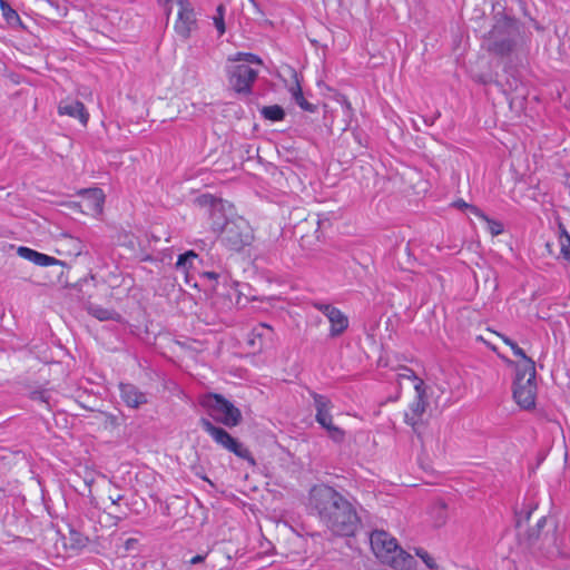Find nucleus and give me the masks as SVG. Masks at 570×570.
I'll return each mask as SVG.
<instances>
[{
  "mask_svg": "<svg viewBox=\"0 0 570 570\" xmlns=\"http://www.w3.org/2000/svg\"><path fill=\"white\" fill-rule=\"evenodd\" d=\"M209 216L213 232L228 249L239 252L250 245L254 239L250 225L243 217L228 219L223 212L222 202H212Z\"/></svg>",
  "mask_w": 570,
  "mask_h": 570,
  "instance_id": "f03ea898",
  "label": "nucleus"
},
{
  "mask_svg": "<svg viewBox=\"0 0 570 570\" xmlns=\"http://www.w3.org/2000/svg\"><path fill=\"white\" fill-rule=\"evenodd\" d=\"M265 332H272V328L267 324L262 323L252 331L250 335L254 337H257L259 341H262L263 337L266 336Z\"/></svg>",
  "mask_w": 570,
  "mask_h": 570,
  "instance_id": "72a5a7b5",
  "label": "nucleus"
},
{
  "mask_svg": "<svg viewBox=\"0 0 570 570\" xmlns=\"http://www.w3.org/2000/svg\"><path fill=\"white\" fill-rule=\"evenodd\" d=\"M224 14H225V7H224V4H219L216 8V14L213 18L214 24L219 35H223L226 30Z\"/></svg>",
  "mask_w": 570,
  "mask_h": 570,
  "instance_id": "cd10ccee",
  "label": "nucleus"
},
{
  "mask_svg": "<svg viewBox=\"0 0 570 570\" xmlns=\"http://www.w3.org/2000/svg\"><path fill=\"white\" fill-rule=\"evenodd\" d=\"M256 338H257V337H254V336H253V337H250V338L248 340V344H249V345H252V346H255V340H256Z\"/></svg>",
  "mask_w": 570,
  "mask_h": 570,
  "instance_id": "09e8293b",
  "label": "nucleus"
},
{
  "mask_svg": "<svg viewBox=\"0 0 570 570\" xmlns=\"http://www.w3.org/2000/svg\"><path fill=\"white\" fill-rule=\"evenodd\" d=\"M203 276H204V277H207V278H209V279H217L218 274H217V273H215V272H205V273L203 274Z\"/></svg>",
  "mask_w": 570,
  "mask_h": 570,
  "instance_id": "37998d69",
  "label": "nucleus"
},
{
  "mask_svg": "<svg viewBox=\"0 0 570 570\" xmlns=\"http://www.w3.org/2000/svg\"><path fill=\"white\" fill-rule=\"evenodd\" d=\"M229 60L235 61V62L245 61L246 65H248V63L262 65L263 63L262 59L257 55L250 53V52H237L233 58H229Z\"/></svg>",
  "mask_w": 570,
  "mask_h": 570,
  "instance_id": "bb28decb",
  "label": "nucleus"
},
{
  "mask_svg": "<svg viewBox=\"0 0 570 570\" xmlns=\"http://www.w3.org/2000/svg\"><path fill=\"white\" fill-rule=\"evenodd\" d=\"M509 363H510V365L514 366V371H515L513 384L535 380V376H537L535 364L532 358H527V361H522L519 363L510 361Z\"/></svg>",
  "mask_w": 570,
  "mask_h": 570,
  "instance_id": "ddd939ff",
  "label": "nucleus"
},
{
  "mask_svg": "<svg viewBox=\"0 0 570 570\" xmlns=\"http://www.w3.org/2000/svg\"><path fill=\"white\" fill-rule=\"evenodd\" d=\"M68 540L70 548L76 550L85 548L89 542L88 537L83 535L81 532L75 529L69 530Z\"/></svg>",
  "mask_w": 570,
  "mask_h": 570,
  "instance_id": "b1692460",
  "label": "nucleus"
},
{
  "mask_svg": "<svg viewBox=\"0 0 570 570\" xmlns=\"http://www.w3.org/2000/svg\"><path fill=\"white\" fill-rule=\"evenodd\" d=\"M520 88H521V94L519 96L510 98V106H512L519 98L521 100H523L524 97H525V94H524V89H523L522 82L517 77L511 76V78H507V81H505V85H504V89H503L504 92L518 91Z\"/></svg>",
  "mask_w": 570,
  "mask_h": 570,
  "instance_id": "412c9836",
  "label": "nucleus"
},
{
  "mask_svg": "<svg viewBox=\"0 0 570 570\" xmlns=\"http://www.w3.org/2000/svg\"><path fill=\"white\" fill-rule=\"evenodd\" d=\"M514 47V41L509 37H503L501 39H494L488 47V50L498 55V56H507L509 55Z\"/></svg>",
  "mask_w": 570,
  "mask_h": 570,
  "instance_id": "a211bd4d",
  "label": "nucleus"
},
{
  "mask_svg": "<svg viewBox=\"0 0 570 570\" xmlns=\"http://www.w3.org/2000/svg\"><path fill=\"white\" fill-rule=\"evenodd\" d=\"M513 354L518 357H520L522 361H527V358H530L529 356H527L525 352L519 347V345L514 342L512 346H510Z\"/></svg>",
  "mask_w": 570,
  "mask_h": 570,
  "instance_id": "e433bc0d",
  "label": "nucleus"
},
{
  "mask_svg": "<svg viewBox=\"0 0 570 570\" xmlns=\"http://www.w3.org/2000/svg\"><path fill=\"white\" fill-rule=\"evenodd\" d=\"M431 518L434 522V525L440 528L445 524L448 520V507L444 501H436L430 509Z\"/></svg>",
  "mask_w": 570,
  "mask_h": 570,
  "instance_id": "6ab92c4d",
  "label": "nucleus"
},
{
  "mask_svg": "<svg viewBox=\"0 0 570 570\" xmlns=\"http://www.w3.org/2000/svg\"><path fill=\"white\" fill-rule=\"evenodd\" d=\"M151 259H153V258H151V256H149V255H147V256L144 258V261H151Z\"/></svg>",
  "mask_w": 570,
  "mask_h": 570,
  "instance_id": "3c124183",
  "label": "nucleus"
},
{
  "mask_svg": "<svg viewBox=\"0 0 570 570\" xmlns=\"http://www.w3.org/2000/svg\"><path fill=\"white\" fill-rule=\"evenodd\" d=\"M197 254L194 250H188L178 256L176 262V268L187 272L188 268L193 267L194 261L197 258Z\"/></svg>",
  "mask_w": 570,
  "mask_h": 570,
  "instance_id": "a878e982",
  "label": "nucleus"
},
{
  "mask_svg": "<svg viewBox=\"0 0 570 570\" xmlns=\"http://www.w3.org/2000/svg\"><path fill=\"white\" fill-rule=\"evenodd\" d=\"M0 8L2 10V14L6 19V21L11 24V26H16V24H22L21 23V20H20V17L19 14L17 13L16 10H13L9 3H7L6 1L3 0H0Z\"/></svg>",
  "mask_w": 570,
  "mask_h": 570,
  "instance_id": "393cba45",
  "label": "nucleus"
},
{
  "mask_svg": "<svg viewBox=\"0 0 570 570\" xmlns=\"http://www.w3.org/2000/svg\"><path fill=\"white\" fill-rule=\"evenodd\" d=\"M561 255L564 259H570V236L563 230L560 236Z\"/></svg>",
  "mask_w": 570,
  "mask_h": 570,
  "instance_id": "7c9ffc66",
  "label": "nucleus"
},
{
  "mask_svg": "<svg viewBox=\"0 0 570 570\" xmlns=\"http://www.w3.org/2000/svg\"><path fill=\"white\" fill-rule=\"evenodd\" d=\"M136 542H137V540H136V539H128V540L126 541V548H127V549H129V548H130V546H132V543H136Z\"/></svg>",
  "mask_w": 570,
  "mask_h": 570,
  "instance_id": "de8ad7c7",
  "label": "nucleus"
},
{
  "mask_svg": "<svg viewBox=\"0 0 570 570\" xmlns=\"http://www.w3.org/2000/svg\"><path fill=\"white\" fill-rule=\"evenodd\" d=\"M30 397L33 401H39V402L48 404V395H47L46 391H32L30 393Z\"/></svg>",
  "mask_w": 570,
  "mask_h": 570,
  "instance_id": "c9c22d12",
  "label": "nucleus"
},
{
  "mask_svg": "<svg viewBox=\"0 0 570 570\" xmlns=\"http://www.w3.org/2000/svg\"><path fill=\"white\" fill-rule=\"evenodd\" d=\"M452 206L461 210H466L470 204L465 203L463 199H458L452 203Z\"/></svg>",
  "mask_w": 570,
  "mask_h": 570,
  "instance_id": "ea45409f",
  "label": "nucleus"
},
{
  "mask_svg": "<svg viewBox=\"0 0 570 570\" xmlns=\"http://www.w3.org/2000/svg\"><path fill=\"white\" fill-rule=\"evenodd\" d=\"M483 220L487 223L488 229L491 233V235L498 236L503 232L502 223H500L498 220H493V219L489 218L487 215H485V218H483Z\"/></svg>",
  "mask_w": 570,
  "mask_h": 570,
  "instance_id": "2f4dec72",
  "label": "nucleus"
},
{
  "mask_svg": "<svg viewBox=\"0 0 570 570\" xmlns=\"http://www.w3.org/2000/svg\"><path fill=\"white\" fill-rule=\"evenodd\" d=\"M307 508L335 535H354L361 525L355 505L325 483L314 484L309 489Z\"/></svg>",
  "mask_w": 570,
  "mask_h": 570,
  "instance_id": "f257e3e1",
  "label": "nucleus"
},
{
  "mask_svg": "<svg viewBox=\"0 0 570 570\" xmlns=\"http://www.w3.org/2000/svg\"><path fill=\"white\" fill-rule=\"evenodd\" d=\"M424 382L423 380H417V383L414 385L416 391L415 400L410 405V413L406 412L404 415V421L406 424L411 425L415 433H420V426L422 425V415L424 414L428 402L425 400V391H424Z\"/></svg>",
  "mask_w": 570,
  "mask_h": 570,
  "instance_id": "0eeeda50",
  "label": "nucleus"
},
{
  "mask_svg": "<svg viewBox=\"0 0 570 570\" xmlns=\"http://www.w3.org/2000/svg\"><path fill=\"white\" fill-rule=\"evenodd\" d=\"M440 112H435L432 117H422L423 121L428 126H432L434 121L440 117Z\"/></svg>",
  "mask_w": 570,
  "mask_h": 570,
  "instance_id": "a19ab883",
  "label": "nucleus"
},
{
  "mask_svg": "<svg viewBox=\"0 0 570 570\" xmlns=\"http://www.w3.org/2000/svg\"><path fill=\"white\" fill-rule=\"evenodd\" d=\"M476 282L481 278L484 283V288L489 291H497L498 288V274L497 272L489 267H480L479 273L475 274Z\"/></svg>",
  "mask_w": 570,
  "mask_h": 570,
  "instance_id": "f3484780",
  "label": "nucleus"
},
{
  "mask_svg": "<svg viewBox=\"0 0 570 570\" xmlns=\"http://www.w3.org/2000/svg\"><path fill=\"white\" fill-rule=\"evenodd\" d=\"M314 306L322 312L331 323L330 336L337 337L348 327L347 316L331 304L315 303Z\"/></svg>",
  "mask_w": 570,
  "mask_h": 570,
  "instance_id": "6e6552de",
  "label": "nucleus"
},
{
  "mask_svg": "<svg viewBox=\"0 0 570 570\" xmlns=\"http://www.w3.org/2000/svg\"><path fill=\"white\" fill-rule=\"evenodd\" d=\"M497 32H498V27H494V28L489 32V39H494V38H495Z\"/></svg>",
  "mask_w": 570,
  "mask_h": 570,
  "instance_id": "49530a36",
  "label": "nucleus"
},
{
  "mask_svg": "<svg viewBox=\"0 0 570 570\" xmlns=\"http://www.w3.org/2000/svg\"><path fill=\"white\" fill-rule=\"evenodd\" d=\"M503 342L508 345V346H512L514 341H512L511 338L504 336V335H501Z\"/></svg>",
  "mask_w": 570,
  "mask_h": 570,
  "instance_id": "c03bdc74",
  "label": "nucleus"
},
{
  "mask_svg": "<svg viewBox=\"0 0 570 570\" xmlns=\"http://www.w3.org/2000/svg\"><path fill=\"white\" fill-rule=\"evenodd\" d=\"M258 71L246 63H237L228 68V83L238 95H250Z\"/></svg>",
  "mask_w": 570,
  "mask_h": 570,
  "instance_id": "423d86ee",
  "label": "nucleus"
},
{
  "mask_svg": "<svg viewBox=\"0 0 570 570\" xmlns=\"http://www.w3.org/2000/svg\"><path fill=\"white\" fill-rule=\"evenodd\" d=\"M199 424L219 446L234 453L237 458L247 461L252 466L256 465L254 456L245 444L229 434L224 428L215 425L206 417H200Z\"/></svg>",
  "mask_w": 570,
  "mask_h": 570,
  "instance_id": "39448f33",
  "label": "nucleus"
},
{
  "mask_svg": "<svg viewBox=\"0 0 570 570\" xmlns=\"http://www.w3.org/2000/svg\"><path fill=\"white\" fill-rule=\"evenodd\" d=\"M42 9L52 18H63L67 14V7L65 4L60 6L53 0H45Z\"/></svg>",
  "mask_w": 570,
  "mask_h": 570,
  "instance_id": "5701e85b",
  "label": "nucleus"
},
{
  "mask_svg": "<svg viewBox=\"0 0 570 570\" xmlns=\"http://www.w3.org/2000/svg\"><path fill=\"white\" fill-rule=\"evenodd\" d=\"M81 194L86 197V200L88 203V207L94 212H101L104 202H105V195L100 188H89L83 189Z\"/></svg>",
  "mask_w": 570,
  "mask_h": 570,
  "instance_id": "dca6fc26",
  "label": "nucleus"
},
{
  "mask_svg": "<svg viewBox=\"0 0 570 570\" xmlns=\"http://www.w3.org/2000/svg\"><path fill=\"white\" fill-rule=\"evenodd\" d=\"M200 405L207 411L213 421L226 428L237 426L243 420L240 410L220 394L208 393L204 395Z\"/></svg>",
  "mask_w": 570,
  "mask_h": 570,
  "instance_id": "20e7f679",
  "label": "nucleus"
},
{
  "mask_svg": "<svg viewBox=\"0 0 570 570\" xmlns=\"http://www.w3.org/2000/svg\"><path fill=\"white\" fill-rule=\"evenodd\" d=\"M537 384L534 381H525L513 384V399L524 410L535 406Z\"/></svg>",
  "mask_w": 570,
  "mask_h": 570,
  "instance_id": "9d476101",
  "label": "nucleus"
},
{
  "mask_svg": "<svg viewBox=\"0 0 570 570\" xmlns=\"http://www.w3.org/2000/svg\"><path fill=\"white\" fill-rule=\"evenodd\" d=\"M309 220H311V223H312L313 225H316V226H317V227H316V229L314 230V237H315L316 239H320V237H321L320 228H321L325 223H326V224H330V220H328L327 218H325L324 220H322V219L320 218V215H317V214H316V215H312V216H309V218H306L304 223H305V224H307Z\"/></svg>",
  "mask_w": 570,
  "mask_h": 570,
  "instance_id": "c756f323",
  "label": "nucleus"
},
{
  "mask_svg": "<svg viewBox=\"0 0 570 570\" xmlns=\"http://www.w3.org/2000/svg\"><path fill=\"white\" fill-rule=\"evenodd\" d=\"M17 254L29 261L38 266H58L60 268L59 273L57 274L58 281L61 282V277L63 275V269L66 268V263L62 261H59L52 256L39 253L32 248L26 247V246H19L17 249Z\"/></svg>",
  "mask_w": 570,
  "mask_h": 570,
  "instance_id": "1a4fd4ad",
  "label": "nucleus"
},
{
  "mask_svg": "<svg viewBox=\"0 0 570 570\" xmlns=\"http://www.w3.org/2000/svg\"><path fill=\"white\" fill-rule=\"evenodd\" d=\"M371 548L377 559L395 570H414L416 560L403 550L395 538L383 530H375L371 534Z\"/></svg>",
  "mask_w": 570,
  "mask_h": 570,
  "instance_id": "7ed1b4c3",
  "label": "nucleus"
},
{
  "mask_svg": "<svg viewBox=\"0 0 570 570\" xmlns=\"http://www.w3.org/2000/svg\"><path fill=\"white\" fill-rule=\"evenodd\" d=\"M58 112L79 119L83 126L87 125L89 119L85 105L79 100H62L58 106Z\"/></svg>",
  "mask_w": 570,
  "mask_h": 570,
  "instance_id": "f8f14e48",
  "label": "nucleus"
},
{
  "mask_svg": "<svg viewBox=\"0 0 570 570\" xmlns=\"http://www.w3.org/2000/svg\"><path fill=\"white\" fill-rule=\"evenodd\" d=\"M315 409H316V421L324 428L327 424L332 423V415L330 413V409L332 407L331 401L321 394L312 393Z\"/></svg>",
  "mask_w": 570,
  "mask_h": 570,
  "instance_id": "4468645a",
  "label": "nucleus"
},
{
  "mask_svg": "<svg viewBox=\"0 0 570 570\" xmlns=\"http://www.w3.org/2000/svg\"><path fill=\"white\" fill-rule=\"evenodd\" d=\"M261 114L271 121H281L285 118V111L279 105L264 106Z\"/></svg>",
  "mask_w": 570,
  "mask_h": 570,
  "instance_id": "4be33fe9",
  "label": "nucleus"
},
{
  "mask_svg": "<svg viewBox=\"0 0 570 570\" xmlns=\"http://www.w3.org/2000/svg\"><path fill=\"white\" fill-rule=\"evenodd\" d=\"M85 482H86L87 487L90 488L94 482V479H90V480L86 479Z\"/></svg>",
  "mask_w": 570,
  "mask_h": 570,
  "instance_id": "8fccbe9b",
  "label": "nucleus"
},
{
  "mask_svg": "<svg viewBox=\"0 0 570 570\" xmlns=\"http://www.w3.org/2000/svg\"><path fill=\"white\" fill-rule=\"evenodd\" d=\"M415 554L425 563V566L431 569H438V563L429 554V552L422 548L415 549Z\"/></svg>",
  "mask_w": 570,
  "mask_h": 570,
  "instance_id": "c85d7f7f",
  "label": "nucleus"
},
{
  "mask_svg": "<svg viewBox=\"0 0 570 570\" xmlns=\"http://www.w3.org/2000/svg\"><path fill=\"white\" fill-rule=\"evenodd\" d=\"M466 213L469 215H474L476 217H480L481 219L485 218V214L481 212L476 206L470 204L469 208L466 209Z\"/></svg>",
  "mask_w": 570,
  "mask_h": 570,
  "instance_id": "4c0bfd02",
  "label": "nucleus"
},
{
  "mask_svg": "<svg viewBox=\"0 0 570 570\" xmlns=\"http://www.w3.org/2000/svg\"><path fill=\"white\" fill-rule=\"evenodd\" d=\"M530 515H531V511H528L527 515H525V519L528 520L530 518Z\"/></svg>",
  "mask_w": 570,
  "mask_h": 570,
  "instance_id": "603ef678",
  "label": "nucleus"
},
{
  "mask_svg": "<svg viewBox=\"0 0 570 570\" xmlns=\"http://www.w3.org/2000/svg\"><path fill=\"white\" fill-rule=\"evenodd\" d=\"M119 390L121 400L131 409H138L140 405L147 403L146 394L134 384L120 383Z\"/></svg>",
  "mask_w": 570,
  "mask_h": 570,
  "instance_id": "9b49d317",
  "label": "nucleus"
},
{
  "mask_svg": "<svg viewBox=\"0 0 570 570\" xmlns=\"http://www.w3.org/2000/svg\"><path fill=\"white\" fill-rule=\"evenodd\" d=\"M294 78H295V85L289 88L292 98L303 110L308 111V112H315L317 110V107H316V105H313L305 99L301 83L297 79L296 72H294Z\"/></svg>",
  "mask_w": 570,
  "mask_h": 570,
  "instance_id": "2eb2a0df",
  "label": "nucleus"
},
{
  "mask_svg": "<svg viewBox=\"0 0 570 570\" xmlns=\"http://www.w3.org/2000/svg\"><path fill=\"white\" fill-rule=\"evenodd\" d=\"M403 371H404V373L400 374L401 376L415 381V384L417 383V380H420V379L416 376V374L413 370H411L409 367H404Z\"/></svg>",
  "mask_w": 570,
  "mask_h": 570,
  "instance_id": "58836bf2",
  "label": "nucleus"
},
{
  "mask_svg": "<svg viewBox=\"0 0 570 570\" xmlns=\"http://www.w3.org/2000/svg\"><path fill=\"white\" fill-rule=\"evenodd\" d=\"M121 499H122L121 494L117 495L116 498L110 497L111 503L114 505H117Z\"/></svg>",
  "mask_w": 570,
  "mask_h": 570,
  "instance_id": "a18cd8bd",
  "label": "nucleus"
},
{
  "mask_svg": "<svg viewBox=\"0 0 570 570\" xmlns=\"http://www.w3.org/2000/svg\"><path fill=\"white\" fill-rule=\"evenodd\" d=\"M205 558H206V556L197 554V556L193 557L189 562L191 564L200 563L205 560Z\"/></svg>",
  "mask_w": 570,
  "mask_h": 570,
  "instance_id": "79ce46f5",
  "label": "nucleus"
},
{
  "mask_svg": "<svg viewBox=\"0 0 570 570\" xmlns=\"http://www.w3.org/2000/svg\"><path fill=\"white\" fill-rule=\"evenodd\" d=\"M546 525V517H541L534 529H531L529 532L530 540H537L539 538L541 529Z\"/></svg>",
  "mask_w": 570,
  "mask_h": 570,
  "instance_id": "f704fd0d",
  "label": "nucleus"
},
{
  "mask_svg": "<svg viewBox=\"0 0 570 570\" xmlns=\"http://www.w3.org/2000/svg\"><path fill=\"white\" fill-rule=\"evenodd\" d=\"M324 429H326L330 436L334 441L341 442L344 439V431L341 430L340 428L335 426L333 423L327 424L326 426H324Z\"/></svg>",
  "mask_w": 570,
  "mask_h": 570,
  "instance_id": "473e14b6",
  "label": "nucleus"
},
{
  "mask_svg": "<svg viewBox=\"0 0 570 570\" xmlns=\"http://www.w3.org/2000/svg\"><path fill=\"white\" fill-rule=\"evenodd\" d=\"M86 308L90 315L98 318L99 321L117 320L119 317L117 312L91 303H89Z\"/></svg>",
  "mask_w": 570,
  "mask_h": 570,
  "instance_id": "aec40b11",
  "label": "nucleus"
}]
</instances>
